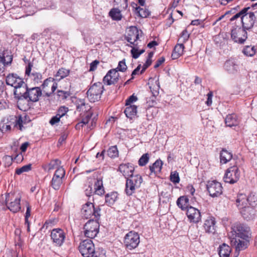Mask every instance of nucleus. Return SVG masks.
<instances>
[{
  "instance_id": "nucleus-1",
  "label": "nucleus",
  "mask_w": 257,
  "mask_h": 257,
  "mask_svg": "<svg viewBox=\"0 0 257 257\" xmlns=\"http://www.w3.org/2000/svg\"><path fill=\"white\" fill-rule=\"evenodd\" d=\"M232 237H238L246 241H249L251 237V231L249 227L240 223H234L231 227Z\"/></svg>"
},
{
  "instance_id": "nucleus-2",
  "label": "nucleus",
  "mask_w": 257,
  "mask_h": 257,
  "mask_svg": "<svg viewBox=\"0 0 257 257\" xmlns=\"http://www.w3.org/2000/svg\"><path fill=\"white\" fill-rule=\"evenodd\" d=\"M143 182L142 176L139 174L132 175L126 180L125 192L127 196H131L140 187Z\"/></svg>"
},
{
  "instance_id": "nucleus-3",
  "label": "nucleus",
  "mask_w": 257,
  "mask_h": 257,
  "mask_svg": "<svg viewBox=\"0 0 257 257\" xmlns=\"http://www.w3.org/2000/svg\"><path fill=\"white\" fill-rule=\"evenodd\" d=\"M102 83L98 82L92 85L87 91V96L91 102H95L100 100L104 91Z\"/></svg>"
},
{
  "instance_id": "nucleus-4",
  "label": "nucleus",
  "mask_w": 257,
  "mask_h": 257,
  "mask_svg": "<svg viewBox=\"0 0 257 257\" xmlns=\"http://www.w3.org/2000/svg\"><path fill=\"white\" fill-rule=\"evenodd\" d=\"M101 209L99 206L95 207L91 202H87L84 204L81 209V214L83 217L86 219L94 216V218L99 220L100 217Z\"/></svg>"
},
{
  "instance_id": "nucleus-5",
  "label": "nucleus",
  "mask_w": 257,
  "mask_h": 257,
  "mask_svg": "<svg viewBox=\"0 0 257 257\" xmlns=\"http://www.w3.org/2000/svg\"><path fill=\"white\" fill-rule=\"evenodd\" d=\"M99 228L98 220L90 219L83 227L85 236L90 239L94 238L99 232Z\"/></svg>"
},
{
  "instance_id": "nucleus-6",
  "label": "nucleus",
  "mask_w": 257,
  "mask_h": 257,
  "mask_svg": "<svg viewBox=\"0 0 257 257\" xmlns=\"http://www.w3.org/2000/svg\"><path fill=\"white\" fill-rule=\"evenodd\" d=\"M140 242L139 234L135 231H130L124 237V245L127 250L137 247Z\"/></svg>"
},
{
  "instance_id": "nucleus-7",
  "label": "nucleus",
  "mask_w": 257,
  "mask_h": 257,
  "mask_svg": "<svg viewBox=\"0 0 257 257\" xmlns=\"http://www.w3.org/2000/svg\"><path fill=\"white\" fill-rule=\"evenodd\" d=\"M79 250L83 257H92L95 253L94 245L91 239L80 242Z\"/></svg>"
},
{
  "instance_id": "nucleus-8",
  "label": "nucleus",
  "mask_w": 257,
  "mask_h": 257,
  "mask_svg": "<svg viewBox=\"0 0 257 257\" xmlns=\"http://www.w3.org/2000/svg\"><path fill=\"white\" fill-rule=\"evenodd\" d=\"M247 38L246 30L240 26H235L231 32V38L235 43L243 44Z\"/></svg>"
},
{
  "instance_id": "nucleus-9",
  "label": "nucleus",
  "mask_w": 257,
  "mask_h": 257,
  "mask_svg": "<svg viewBox=\"0 0 257 257\" xmlns=\"http://www.w3.org/2000/svg\"><path fill=\"white\" fill-rule=\"evenodd\" d=\"M104 193V189L101 179L94 180V184H89L88 187L85 190V194L87 196H91L93 194L102 195Z\"/></svg>"
},
{
  "instance_id": "nucleus-10",
  "label": "nucleus",
  "mask_w": 257,
  "mask_h": 257,
  "mask_svg": "<svg viewBox=\"0 0 257 257\" xmlns=\"http://www.w3.org/2000/svg\"><path fill=\"white\" fill-rule=\"evenodd\" d=\"M240 171L236 166H233L228 168L224 175L223 179L226 183L234 184L239 179Z\"/></svg>"
},
{
  "instance_id": "nucleus-11",
  "label": "nucleus",
  "mask_w": 257,
  "mask_h": 257,
  "mask_svg": "<svg viewBox=\"0 0 257 257\" xmlns=\"http://www.w3.org/2000/svg\"><path fill=\"white\" fill-rule=\"evenodd\" d=\"M65 175V171L62 167L56 169L51 181V186L55 190L60 189Z\"/></svg>"
},
{
  "instance_id": "nucleus-12",
  "label": "nucleus",
  "mask_w": 257,
  "mask_h": 257,
  "mask_svg": "<svg viewBox=\"0 0 257 257\" xmlns=\"http://www.w3.org/2000/svg\"><path fill=\"white\" fill-rule=\"evenodd\" d=\"M51 238L56 246H61L64 243L66 234L61 228H55L51 231Z\"/></svg>"
},
{
  "instance_id": "nucleus-13",
  "label": "nucleus",
  "mask_w": 257,
  "mask_h": 257,
  "mask_svg": "<svg viewBox=\"0 0 257 257\" xmlns=\"http://www.w3.org/2000/svg\"><path fill=\"white\" fill-rule=\"evenodd\" d=\"M206 188L210 196L212 197H218L222 193V185L216 181H208Z\"/></svg>"
},
{
  "instance_id": "nucleus-14",
  "label": "nucleus",
  "mask_w": 257,
  "mask_h": 257,
  "mask_svg": "<svg viewBox=\"0 0 257 257\" xmlns=\"http://www.w3.org/2000/svg\"><path fill=\"white\" fill-rule=\"evenodd\" d=\"M255 20L256 17L254 13L246 12L241 17L242 27L246 30L251 29L253 27Z\"/></svg>"
},
{
  "instance_id": "nucleus-15",
  "label": "nucleus",
  "mask_w": 257,
  "mask_h": 257,
  "mask_svg": "<svg viewBox=\"0 0 257 257\" xmlns=\"http://www.w3.org/2000/svg\"><path fill=\"white\" fill-rule=\"evenodd\" d=\"M28 89L27 84L24 81L14 88V95L15 98L18 101L26 99Z\"/></svg>"
},
{
  "instance_id": "nucleus-16",
  "label": "nucleus",
  "mask_w": 257,
  "mask_h": 257,
  "mask_svg": "<svg viewBox=\"0 0 257 257\" xmlns=\"http://www.w3.org/2000/svg\"><path fill=\"white\" fill-rule=\"evenodd\" d=\"M119 75L118 70L116 69H110L103 77V82L107 85L114 84L117 83L119 80Z\"/></svg>"
},
{
  "instance_id": "nucleus-17",
  "label": "nucleus",
  "mask_w": 257,
  "mask_h": 257,
  "mask_svg": "<svg viewBox=\"0 0 257 257\" xmlns=\"http://www.w3.org/2000/svg\"><path fill=\"white\" fill-rule=\"evenodd\" d=\"M139 38V31L138 29L135 26H131L129 28L126 35L125 36V39L131 45L137 46L135 43Z\"/></svg>"
},
{
  "instance_id": "nucleus-18",
  "label": "nucleus",
  "mask_w": 257,
  "mask_h": 257,
  "mask_svg": "<svg viewBox=\"0 0 257 257\" xmlns=\"http://www.w3.org/2000/svg\"><path fill=\"white\" fill-rule=\"evenodd\" d=\"M186 215L190 222L197 223L201 221V216L200 211L193 207L190 206L188 208Z\"/></svg>"
},
{
  "instance_id": "nucleus-19",
  "label": "nucleus",
  "mask_w": 257,
  "mask_h": 257,
  "mask_svg": "<svg viewBox=\"0 0 257 257\" xmlns=\"http://www.w3.org/2000/svg\"><path fill=\"white\" fill-rule=\"evenodd\" d=\"M42 94V90L39 87L29 88L26 99L33 102H37Z\"/></svg>"
},
{
  "instance_id": "nucleus-20",
  "label": "nucleus",
  "mask_w": 257,
  "mask_h": 257,
  "mask_svg": "<svg viewBox=\"0 0 257 257\" xmlns=\"http://www.w3.org/2000/svg\"><path fill=\"white\" fill-rule=\"evenodd\" d=\"M24 81L16 73H10L6 77V82L7 85H10L16 88Z\"/></svg>"
},
{
  "instance_id": "nucleus-21",
  "label": "nucleus",
  "mask_w": 257,
  "mask_h": 257,
  "mask_svg": "<svg viewBox=\"0 0 257 257\" xmlns=\"http://www.w3.org/2000/svg\"><path fill=\"white\" fill-rule=\"evenodd\" d=\"M134 170V166L130 163L121 164L118 169V171L121 172L126 179L133 175Z\"/></svg>"
},
{
  "instance_id": "nucleus-22",
  "label": "nucleus",
  "mask_w": 257,
  "mask_h": 257,
  "mask_svg": "<svg viewBox=\"0 0 257 257\" xmlns=\"http://www.w3.org/2000/svg\"><path fill=\"white\" fill-rule=\"evenodd\" d=\"M215 219L212 216H209L205 220L203 227L207 233H214L215 231Z\"/></svg>"
},
{
  "instance_id": "nucleus-23",
  "label": "nucleus",
  "mask_w": 257,
  "mask_h": 257,
  "mask_svg": "<svg viewBox=\"0 0 257 257\" xmlns=\"http://www.w3.org/2000/svg\"><path fill=\"white\" fill-rule=\"evenodd\" d=\"M239 209L244 219L250 220L254 218L255 210L252 207L247 206Z\"/></svg>"
},
{
  "instance_id": "nucleus-24",
  "label": "nucleus",
  "mask_w": 257,
  "mask_h": 257,
  "mask_svg": "<svg viewBox=\"0 0 257 257\" xmlns=\"http://www.w3.org/2000/svg\"><path fill=\"white\" fill-rule=\"evenodd\" d=\"M224 69L230 74H235L238 70V66L232 60L225 61L224 64Z\"/></svg>"
},
{
  "instance_id": "nucleus-25",
  "label": "nucleus",
  "mask_w": 257,
  "mask_h": 257,
  "mask_svg": "<svg viewBox=\"0 0 257 257\" xmlns=\"http://www.w3.org/2000/svg\"><path fill=\"white\" fill-rule=\"evenodd\" d=\"M231 250V248L229 245L225 243H223L219 245L218 254L220 257H229Z\"/></svg>"
},
{
  "instance_id": "nucleus-26",
  "label": "nucleus",
  "mask_w": 257,
  "mask_h": 257,
  "mask_svg": "<svg viewBox=\"0 0 257 257\" xmlns=\"http://www.w3.org/2000/svg\"><path fill=\"white\" fill-rule=\"evenodd\" d=\"M0 56L3 58L2 62L5 67L11 65L13 57L10 52L8 50L4 51L3 52L0 53Z\"/></svg>"
},
{
  "instance_id": "nucleus-27",
  "label": "nucleus",
  "mask_w": 257,
  "mask_h": 257,
  "mask_svg": "<svg viewBox=\"0 0 257 257\" xmlns=\"http://www.w3.org/2000/svg\"><path fill=\"white\" fill-rule=\"evenodd\" d=\"M226 126L229 127L235 126L239 123V120L237 115L234 113L227 115L225 119Z\"/></svg>"
},
{
  "instance_id": "nucleus-28",
  "label": "nucleus",
  "mask_w": 257,
  "mask_h": 257,
  "mask_svg": "<svg viewBox=\"0 0 257 257\" xmlns=\"http://www.w3.org/2000/svg\"><path fill=\"white\" fill-rule=\"evenodd\" d=\"M162 165L163 162L161 160L158 159L156 160L152 165L150 166L149 167L150 171V175L153 173L156 175L158 173H160L162 170Z\"/></svg>"
},
{
  "instance_id": "nucleus-29",
  "label": "nucleus",
  "mask_w": 257,
  "mask_h": 257,
  "mask_svg": "<svg viewBox=\"0 0 257 257\" xmlns=\"http://www.w3.org/2000/svg\"><path fill=\"white\" fill-rule=\"evenodd\" d=\"M236 202V205L239 209L247 206L248 204H249L248 197L244 194H239L237 196Z\"/></svg>"
},
{
  "instance_id": "nucleus-30",
  "label": "nucleus",
  "mask_w": 257,
  "mask_h": 257,
  "mask_svg": "<svg viewBox=\"0 0 257 257\" xmlns=\"http://www.w3.org/2000/svg\"><path fill=\"white\" fill-rule=\"evenodd\" d=\"M189 198L186 196H180L177 201V204L182 210H187L190 206L189 204Z\"/></svg>"
},
{
  "instance_id": "nucleus-31",
  "label": "nucleus",
  "mask_w": 257,
  "mask_h": 257,
  "mask_svg": "<svg viewBox=\"0 0 257 257\" xmlns=\"http://www.w3.org/2000/svg\"><path fill=\"white\" fill-rule=\"evenodd\" d=\"M184 46L183 44H177L174 47L171 57L172 59H178L183 53Z\"/></svg>"
},
{
  "instance_id": "nucleus-32",
  "label": "nucleus",
  "mask_w": 257,
  "mask_h": 257,
  "mask_svg": "<svg viewBox=\"0 0 257 257\" xmlns=\"http://www.w3.org/2000/svg\"><path fill=\"white\" fill-rule=\"evenodd\" d=\"M232 158V154L225 149H222L220 153V161L221 164H226Z\"/></svg>"
},
{
  "instance_id": "nucleus-33",
  "label": "nucleus",
  "mask_w": 257,
  "mask_h": 257,
  "mask_svg": "<svg viewBox=\"0 0 257 257\" xmlns=\"http://www.w3.org/2000/svg\"><path fill=\"white\" fill-rule=\"evenodd\" d=\"M124 112L127 118L132 119L137 114V107L135 105H128L125 108Z\"/></svg>"
},
{
  "instance_id": "nucleus-34",
  "label": "nucleus",
  "mask_w": 257,
  "mask_h": 257,
  "mask_svg": "<svg viewBox=\"0 0 257 257\" xmlns=\"http://www.w3.org/2000/svg\"><path fill=\"white\" fill-rule=\"evenodd\" d=\"M105 203L109 206L113 205L117 199V193L112 192L105 195Z\"/></svg>"
},
{
  "instance_id": "nucleus-35",
  "label": "nucleus",
  "mask_w": 257,
  "mask_h": 257,
  "mask_svg": "<svg viewBox=\"0 0 257 257\" xmlns=\"http://www.w3.org/2000/svg\"><path fill=\"white\" fill-rule=\"evenodd\" d=\"M30 119L26 115H20L16 117L15 126H19L20 130H22L23 124L26 123L29 121Z\"/></svg>"
},
{
  "instance_id": "nucleus-36",
  "label": "nucleus",
  "mask_w": 257,
  "mask_h": 257,
  "mask_svg": "<svg viewBox=\"0 0 257 257\" xmlns=\"http://www.w3.org/2000/svg\"><path fill=\"white\" fill-rule=\"evenodd\" d=\"M21 197L19 194L14 192L7 193L5 195V203L8 204L10 202H14L17 200H21Z\"/></svg>"
},
{
  "instance_id": "nucleus-37",
  "label": "nucleus",
  "mask_w": 257,
  "mask_h": 257,
  "mask_svg": "<svg viewBox=\"0 0 257 257\" xmlns=\"http://www.w3.org/2000/svg\"><path fill=\"white\" fill-rule=\"evenodd\" d=\"M20 201L17 200L14 202H10L8 204H6L7 208L14 213L17 212L21 209Z\"/></svg>"
},
{
  "instance_id": "nucleus-38",
  "label": "nucleus",
  "mask_w": 257,
  "mask_h": 257,
  "mask_svg": "<svg viewBox=\"0 0 257 257\" xmlns=\"http://www.w3.org/2000/svg\"><path fill=\"white\" fill-rule=\"evenodd\" d=\"M109 15L113 20L115 21H119L122 18L121 12L117 8L112 9L109 13Z\"/></svg>"
},
{
  "instance_id": "nucleus-39",
  "label": "nucleus",
  "mask_w": 257,
  "mask_h": 257,
  "mask_svg": "<svg viewBox=\"0 0 257 257\" xmlns=\"http://www.w3.org/2000/svg\"><path fill=\"white\" fill-rule=\"evenodd\" d=\"M53 83H56L55 81V79L51 77H49L45 79L43 84L41 85L42 89H43L44 92H45L48 90V87L49 86L52 85Z\"/></svg>"
},
{
  "instance_id": "nucleus-40",
  "label": "nucleus",
  "mask_w": 257,
  "mask_h": 257,
  "mask_svg": "<svg viewBox=\"0 0 257 257\" xmlns=\"http://www.w3.org/2000/svg\"><path fill=\"white\" fill-rule=\"evenodd\" d=\"M107 154L108 156L111 158H115L118 156V151L116 146H111L110 147L107 151Z\"/></svg>"
},
{
  "instance_id": "nucleus-41",
  "label": "nucleus",
  "mask_w": 257,
  "mask_h": 257,
  "mask_svg": "<svg viewBox=\"0 0 257 257\" xmlns=\"http://www.w3.org/2000/svg\"><path fill=\"white\" fill-rule=\"evenodd\" d=\"M136 11L139 16L142 18H147L150 14V11L146 8H143L140 7L136 8Z\"/></svg>"
},
{
  "instance_id": "nucleus-42",
  "label": "nucleus",
  "mask_w": 257,
  "mask_h": 257,
  "mask_svg": "<svg viewBox=\"0 0 257 257\" xmlns=\"http://www.w3.org/2000/svg\"><path fill=\"white\" fill-rule=\"evenodd\" d=\"M129 47L132 48L131 52L132 55V57L134 59H137L142 54L144 53L145 51L144 49H142L139 51V49L136 47V46L133 47L132 45H128Z\"/></svg>"
},
{
  "instance_id": "nucleus-43",
  "label": "nucleus",
  "mask_w": 257,
  "mask_h": 257,
  "mask_svg": "<svg viewBox=\"0 0 257 257\" xmlns=\"http://www.w3.org/2000/svg\"><path fill=\"white\" fill-rule=\"evenodd\" d=\"M243 54L246 56H253L255 53V49L254 46H246L242 51Z\"/></svg>"
},
{
  "instance_id": "nucleus-44",
  "label": "nucleus",
  "mask_w": 257,
  "mask_h": 257,
  "mask_svg": "<svg viewBox=\"0 0 257 257\" xmlns=\"http://www.w3.org/2000/svg\"><path fill=\"white\" fill-rule=\"evenodd\" d=\"M70 73V70L64 68H61L58 70L55 76L59 77L60 79L67 77Z\"/></svg>"
},
{
  "instance_id": "nucleus-45",
  "label": "nucleus",
  "mask_w": 257,
  "mask_h": 257,
  "mask_svg": "<svg viewBox=\"0 0 257 257\" xmlns=\"http://www.w3.org/2000/svg\"><path fill=\"white\" fill-rule=\"evenodd\" d=\"M61 161L58 159H55L52 160L48 166V171L53 170L54 169L58 168L60 167Z\"/></svg>"
},
{
  "instance_id": "nucleus-46",
  "label": "nucleus",
  "mask_w": 257,
  "mask_h": 257,
  "mask_svg": "<svg viewBox=\"0 0 257 257\" xmlns=\"http://www.w3.org/2000/svg\"><path fill=\"white\" fill-rule=\"evenodd\" d=\"M248 204L252 207L257 204V194L251 193L248 196Z\"/></svg>"
},
{
  "instance_id": "nucleus-47",
  "label": "nucleus",
  "mask_w": 257,
  "mask_h": 257,
  "mask_svg": "<svg viewBox=\"0 0 257 257\" xmlns=\"http://www.w3.org/2000/svg\"><path fill=\"white\" fill-rule=\"evenodd\" d=\"M150 156L148 153L143 154L140 158L138 163L140 166H145L149 162Z\"/></svg>"
},
{
  "instance_id": "nucleus-48",
  "label": "nucleus",
  "mask_w": 257,
  "mask_h": 257,
  "mask_svg": "<svg viewBox=\"0 0 257 257\" xmlns=\"http://www.w3.org/2000/svg\"><path fill=\"white\" fill-rule=\"evenodd\" d=\"M92 115V113L91 111H89L88 112H87V113L85 114L84 117L82 118V121L78 123L76 125V126L78 125L83 126L84 124H87L90 118L91 117Z\"/></svg>"
},
{
  "instance_id": "nucleus-49",
  "label": "nucleus",
  "mask_w": 257,
  "mask_h": 257,
  "mask_svg": "<svg viewBox=\"0 0 257 257\" xmlns=\"http://www.w3.org/2000/svg\"><path fill=\"white\" fill-rule=\"evenodd\" d=\"M57 93L58 97L62 100L67 99L71 94L69 91H63L61 90H58Z\"/></svg>"
},
{
  "instance_id": "nucleus-50",
  "label": "nucleus",
  "mask_w": 257,
  "mask_h": 257,
  "mask_svg": "<svg viewBox=\"0 0 257 257\" xmlns=\"http://www.w3.org/2000/svg\"><path fill=\"white\" fill-rule=\"evenodd\" d=\"M249 9V7L245 8L243 9L241 11H240L239 13L236 14L234 15L231 18H230V21L232 22L238 18H240V21H241V17Z\"/></svg>"
},
{
  "instance_id": "nucleus-51",
  "label": "nucleus",
  "mask_w": 257,
  "mask_h": 257,
  "mask_svg": "<svg viewBox=\"0 0 257 257\" xmlns=\"http://www.w3.org/2000/svg\"><path fill=\"white\" fill-rule=\"evenodd\" d=\"M31 164H28L25 165L20 168H17L16 170V174L17 175H20L24 172H27L31 170Z\"/></svg>"
},
{
  "instance_id": "nucleus-52",
  "label": "nucleus",
  "mask_w": 257,
  "mask_h": 257,
  "mask_svg": "<svg viewBox=\"0 0 257 257\" xmlns=\"http://www.w3.org/2000/svg\"><path fill=\"white\" fill-rule=\"evenodd\" d=\"M23 7L25 12L27 15H32L35 12V9L33 6L24 5Z\"/></svg>"
},
{
  "instance_id": "nucleus-53",
  "label": "nucleus",
  "mask_w": 257,
  "mask_h": 257,
  "mask_svg": "<svg viewBox=\"0 0 257 257\" xmlns=\"http://www.w3.org/2000/svg\"><path fill=\"white\" fill-rule=\"evenodd\" d=\"M189 36L190 35L188 33L187 30L185 29L182 32L179 41L183 44L188 41L189 38Z\"/></svg>"
},
{
  "instance_id": "nucleus-54",
  "label": "nucleus",
  "mask_w": 257,
  "mask_h": 257,
  "mask_svg": "<svg viewBox=\"0 0 257 257\" xmlns=\"http://www.w3.org/2000/svg\"><path fill=\"white\" fill-rule=\"evenodd\" d=\"M170 178L171 181L174 184L178 183L180 182V177L177 171L172 172Z\"/></svg>"
},
{
  "instance_id": "nucleus-55",
  "label": "nucleus",
  "mask_w": 257,
  "mask_h": 257,
  "mask_svg": "<svg viewBox=\"0 0 257 257\" xmlns=\"http://www.w3.org/2000/svg\"><path fill=\"white\" fill-rule=\"evenodd\" d=\"M248 241L244 240L243 241L238 240V242L236 246V249L238 250H243L247 247Z\"/></svg>"
},
{
  "instance_id": "nucleus-56",
  "label": "nucleus",
  "mask_w": 257,
  "mask_h": 257,
  "mask_svg": "<svg viewBox=\"0 0 257 257\" xmlns=\"http://www.w3.org/2000/svg\"><path fill=\"white\" fill-rule=\"evenodd\" d=\"M114 69H116L118 71L125 72L127 69V66L125 64V60L123 59L119 62L117 67Z\"/></svg>"
},
{
  "instance_id": "nucleus-57",
  "label": "nucleus",
  "mask_w": 257,
  "mask_h": 257,
  "mask_svg": "<svg viewBox=\"0 0 257 257\" xmlns=\"http://www.w3.org/2000/svg\"><path fill=\"white\" fill-rule=\"evenodd\" d=\"M68 111V108L67 107L62 106L59 107L57 112V115L61 118L64 116Z\"/></svg>"
},
{
  "instance_id": "nucleus-58",
  "label": "nucleus",
  "mask_w": 257,
  "mask_h": 257,
  "mask_svg": "<svg viewBox=\"0 0 257 257\" xmlns=\"http://www.w3.org/2000/svg\"><path fill=\"white\" fill-rule=\"evenodd\" d=\"M76 109L78 111H81L83 109V107L85 105L84 99H79L76 101Z\"/></svg>"
},
{
  "instance_id": "nucleus-59",
  "label": "nucleus",
  "mask_w": 257,
  "mask_h": 257,
  "mask_svg": "<svg viewBox=\"0 0 257 257\" xmlns=\"http://www.w3.org/2000/svg\"><path fill=\"white\" fill-rule=\"evenodd\" d=\"M57 87H58L57 83H53V84L51 85V91H48V90L47 91L44 92L45 93V96H46L47 97L51 96L54 93L55 91L56 90Z\"/></svg>"
},
{
  "instance_id": "nucleus-60",
  "label": "nucleus",
  "mask_w": 257,
  "mask_h": 257,
  "mask_svg": "<svg viewBox=\"0 0 257 257\" xmlns=\"http://www.w3.org/2000/svg\"><path fill=\"white\" fill-rule=\"evenodd\" d=\"M159 87L160 86L158 84L150 86V88L151 89V91L152 92L153 96L155 98L159 95Z\"/></svg>"
},
{
  "instance_id": "nucleus-61",
  "label": "nucleus",
  "mask_w": 257,
  "mask_h": 257,
  "mask_svg": "<svg viewBox=\"0 0 257 257\" xmlns=\"http://www.w3.org/2000/svg\"><path fill=\"white\" fill-rule=\"evenodd\" d=\"M31 75L33 76V80L37 83L42 78V74L38 72H33L31 74Z\"/></svg>"
},
{
  "instance_id": "nucleus-62",
  "label": "nucleus",
  "mask_w": 257,
  "mask_h": 257,
  "mask_svg": "<svg viewBox=\"0 0 257 257\" xmlns=\"http://www.w3.org/2000/svg\"><path fill=\"white\" fill-rule=\"evenodd\" d=\"M138 99V98L134 94L130 96L125 101V105L128 106L130 105L132 103H133L136 101Z\"/></svg>"
},
{
  "instance_id": "nucleus-63",
  "label": "nucleus",
  "mask_w": 257,
  "mask_h": 257,
  "mask_svg": "<svg viewBox=\"0 0 257 257\" xmlns=\"http://www.w3.org/2000/svg\"><path fill=\"white\" fill-rule=\"evenodd\" d=\"M60 117H59L57 114L53 116L49 121V123L53 125L60 121Z\"/></svg>"
},
{
  "instance_id": "nucleus-64",
  "label": "nucleus",
  "mask_w": 257,
  "mask_h": 257,
  "mask_svg": "<svg viewBox=\"0 0 257 257\" xmlns=\"http://www.w3.org/2000/svg\"><path fill=\"white\" fill-rule=\"evenodd\" d=\"M99 63V62L97 60H95L91 62L90 65L89 71H94L96 69Z\"/></svg>"
}]
</instances>
